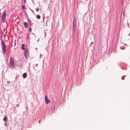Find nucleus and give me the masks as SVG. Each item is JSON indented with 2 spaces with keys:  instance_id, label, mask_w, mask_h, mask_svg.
I'll use <instances>...</instances> for the list:
<instances>
[{
  "instance_id": "1",
  "label": "nucleus",
  "mask_w": 130,
  "mask_h": 130,
  "mask_svg": "<svg viewBox=\"0 0 130 130\" xmlns=\"http://www.w3.org/2000/svg\"><path fill=\"white\" fill-rule=\"evenodd\" d=\"M14 60V58L11 57H10L9 67L12 69H14L15 67Z\"/></svg>"
},
{
  "instance_id": "9",
  "label": "nucleus",
  "mask_w": 130,
  "mask_h": 130,
  "mask_svg": "<svg viewBox=\"0 0 130 130\" xmlns=\"http://www.w3.org/2000/svg\"><path fill=\"white\" fill-rule=\"evenodd\" d=\"M25 46L24 44H22V46L21 47V49L23 50H25V48H24Z\"/></svg>"
},
{
  "instance_id": "17",
  "label": "nucleus",
  "mask_w": 130,
  "mask_h": 130,
  "mask_svg": "<svg viewBox=\"0 0 130 130\" xmlns=\"http://www.w3.org/2000/svg\"><path fill=\"white\" fill-rule=\"evenodd\" d=\"M29 35L28 34L27 36V38L28 39H29Z\"/></svg>"
},
{
  "instance_id": "24",
  "label": "nucleus",
  "mask_w": 130,
  "mask_h": 130,
  "mask_svg": "<svg viewBox=\"0 0 130 130\" xmlns=\"http://www.w3.org/2000/svg\"><path fill=\"white\" fill-rule=\"evenodd\" d=\"M121 1H123V0H121Z\"/></svg>"
},
{
  "instance_id": "7",
  "label": "nucleus",
  "mask_w": 130,
  "mask_h": 130,
  "mask_svg": "<svg viewBox=\"0 0 130 130\" xmlns=\"http://www.w3.org/2000/svg\"><path fill=\"white\" fill-rule=\"evenodd\" d=\"M24 27L25 28H27L28 27V24L27 22H24Z\"/></svg>"
},
{
  "instance_id": "19",
  "label": "nucleus",
  "mask_w": 130,
  "mask_h": 130,
  "mask_svg": "<svg viewBox=\"0 0 130 130\" xmlns=\"http://www.w3.org/2000/svg\"><path fill=\"white\" fill-rule=\"evenodd\" d=\"M93 42H92L91 43V44H93Z\"/></svg>"
},
{
  "instance_id": "21",
  "label": "nucleus",
  "mask_w": 130,
  "mask_h": 130,
  "mask_svg": "<svg viewBox=\"0 0 130 130\" xmlns=\"http://www.w3.org/2000/svg\"><path fill=\"white\" fill-rule=\"evenodd\" d=\"M39 40V39H38V40L37 41V42H38V41Z\"/></svg>"
},
{
  "instance_id": "23",
  "label": "nucleus",
  "mask_w": 130,
  "mask_h": 130,
  "mask_svg": "<svg viewBox=\"0 0 130 130\" xmlns=\"http://www.w3.org/2000/svg\"><path fill=\"white\" fill-rule=\"evenodd\" d=\"M1 14V13L0 12V15Z\"/></svg>"
},
{
  "instance_id": "11",
  "label": "nucleus",
  "mask_w": 130,
  "mask_h": 130,
  "mask_svg": "<svg viewBox=\"0 0 130 130\" xmlns=\"http://www.w3.org/2000/svg\"><path fill=\"white\" fill-rule=\"evenodd\" d=\"M7 120V117L6 116H5L3 118V120L4 121H6Z\"/></svg>"
},
{
  "instance_id": "5",
  "label": "nucleus",
  "mask_w": 130,
  "mask_h": 130,
  "mask_svg": "<svg viewBox=\"0 0 130 130\" xmlns=\"http://www.w3.org/2000/svg\"><path fill=\"white\" fill-rule=\"evenodd\" d=\"M45 101L46 103L47 104L49 103L50 102V100L48 99L47 96L46 95L45 96Z\"/></svg>"
},
{
  "instance_id": "14",
  "label": "nucleus",
  "mask_w": 130,
  "mask_h": 130,
  "mask_svg": "<svg viewBox=\"0 0 130 130\" xmlns=\"http://www.w3.org/2000/svg\"><path fill=\"white\" fill-rule=\"evenodd\" d=\"M5 60H6V63H7L8 62V60H7V59H5Z\"/></svg>"
},
{
  "instance_id": "4",
  "label": "nucleus",
  "mask_w": 130,
  "mask_h": 130,
  "mask_svg": "<svg viewBox=\"0 0 130 130\" xmlns=\"http://www.w3.org/2000/svg\"><path fill=\"white\" fill-rule=\"evenodd\" d=\"M29 53L28 50H26L24 52V55L25 57L26 58L29 56Z\"/></svg>"
},
{
  "instance_id": "12",
  "label": "nucleus",
  "mask_w": 130,
  "mask_h": 130,
  "mask_svg": "<svg viewBox=\"0 0 130 130\" xmlns=\"http://www.w3.org/2000/svg\"><path fill=\"white\" fill-rule=\"evenodd\" d=\"M36 17L38 19H40L41 18V17H40V16L39 15H37L36 16Z\"/></svg>"
},
{
  "instance_id": "2",
  "label": "nucleus",
  "mask_w": 130,
  "mask_h": 130,
  "mask_svg": "<svg viewBox=\"0 0 130 130\" xmlns=\"http://www.w3.org/2000/svg\"><path fill=\"white\" fill-rule=\"evenodd\" d=\"M1 45L2 47V53L3 54L5 53L6 51V47L4 42L2 40L1 41Z\"/></svg>"
},
{
  "instance_id": "18",
  "label": "nucleus",
  "mask_w": 130,
  "mask_h": 130,
  "mask_svg": "<svg viewBox=\"0 0 130 130\" xmlns=\"http://www.w3.org/2000/svg\"><path fill=\"white\" fill-rule=\"evenodd\" d=\"M24 3H26V0H24Z\"/></svg>"
},
{
  "instance_id": "16",
  "label": "nucleus",
  "mask_w": 130,
  "mask_h": 130,
  "mask_svg": "<svg viewBox=\"0 0 130 130\" xmlns=\"http://www.w3.org/2000/svg\"><path fill=\"white\" fill-rule=\"evenodd\" d=\"M31 30H32V29H31V27H30V28H29V31H30V32H31Z\"/></svg>"
},
{
  "instance_id": "15",
  "label": "nucleus",
  "mask_w": 130,
  "mask_h": 130,
  "mask_svg": "<svg viewBox=\"0 0 130 130\" xmlns=\"http://www.w3.org/2000/svg\"><path fill=\"white\" fill-rule=\"evenodd\" d=\"M22 8L23 9H25V6L23 5L22 6Z\"/></svg>"
},
{
  "instance_id": "6",
  "label": "nucleus",
  "mask_w": 130,
  "mask_h": 130,
  "mask_svg": "<svg viewBox=\"0 0 130 130\" xmlns=\"http://www.w3.org/2000/svg\"><path fill=\"white\" fill-rule=\"evenodd\" d=\"M73 27H75L76 25V20L74 18L73 19Z\"/></svg>"
},
{
  "instance_id": "10",
  "label": "nucleus",
  "mask_w": 130,
  "mask_h": 130,
  "mask_svg": "<svg viewBox=\"0 0 130 130\" xmlns=\"http://www.w3.org/2000/svg\"><path fill=\"white\" fill-rule=\"evenodd\" d=\"M72 31L73 33L75 32V27H73Z\"/></svg>"
},
{
  "instance_id": "13",
  "label": "nucleus",
  "mask_w": 130,
  "mask_h": 130,
  "mask_svg": "<svg viewBox=\"0 0 130 130\" xmlns=\"http://www.w3.org/2000/svg\"><path fill=\"white\" fill-rule=\"evenodd\" d=\"M39 10V8H37L36 9V10L37 12H38Z\"/></svg>"
},
{
  "instance_id": "3",
  "label": "nucleus",
  "mask_w": 130,
  "mask_h": 130,
  "mask_svg": "<svg viewBox=\"0 0 130 130\" xmlns=\"http://www.w3.org/2000/svg\"><path fill=\"white\" fill-rule=\"evenodd\" d=\"M6 13L4 12L2 14V17L1 18V20L2 22H4L5 19L6 18Z\"/></svg>"
},
{
  "instance_id": "22",
  "label": "nucleus",
  "mask_w": 130,
  "mask_h": 130,
  "mask_svg": "<svg viewBox=\"0 0 130 130\" xmlns=\"http://www.w3.org/2000/svg\"><path fill=\"white\" fill-rule=\"evenodd\" d=\"M8 83H10V82H8Z\"/></svg>"
},
{
  "instance_id": "20",
  "label": "nucleus",
  "mask_w": 130,
  "mask_h": 130,
  "mask_svg": "<svg viewBox=\"0 0 130 130\" xmlns=\"http://www.w3.org/2000/svg\"><path fill=\"white\" fill-rule=\"evenodd\" d=\"M29 22L30 23L31 21L30 20H29Z\"/></svg>"
},
{
  "instance_id": "8",
  "label": "nucleus",
  "mask_w": 130,
  "mask_h": 130,
  "mask_svg": "<svg viewBox=\"0 0 130 130\" xmlns=\"http://www.w3.org/2000/svg\"><path fill=\"white\" fill-rule=\"evenodd\" d=\"M27 76V74L26 73H23V76L24 78H25Z\"/></svg>"
}]
</instances>
